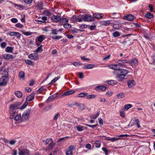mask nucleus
<instances>
[{"instance_id": "1", "label": "nucleus", "mask_w": 155, "mask_h": 155, "mask_svg": "<svg viewBox=\"0 0 155 155\" xmlns=\"http://www.w3.org/2000/svg\"><path fill=\"white\" fill-rule=\"evenodd\" d=\"M121 66L119 64H111L109 66L110 69L114 70V74L116 75L117 80L119 81H123L125 77L129 73L127 70L120 68Z\"/></svg>"}, {"instance_id": "2", "label": "nucleus", "mask_w": 155, "mask_h": 155, "mask_svg": "<svg viewBox=\"0 0 155 155\" xmlns=\"http://www.w3.org/2000/svg\"><path fill=\"white\" fill-rule=\"evenodd\" d=\"M31 110L30 109H28L25 111L21 117L22 120L23 121L26 120L28 118Z\"/></svg>"}, {"instance_id": "3", "label": "nucleus", "mask_w": 155, "mask_h": 155, "mask_svg": "<svg viewBox=\"0 0 155 155\" xmlns=\"http://www.w3.org/2000/svg\"><path fill=\"white\" fill-rule=\"evenodd\" d=\"M117 62L120 64L122 68H127L125 64H129V60L126 59L119 60Z\"/></svg>"}, {"instance_id": "4", "label": "nucleus", "mask_w": 155, "mask_h": 155, "mask_svg": "<svg viewBox=\"0 0 155 155\" xmlns=\"http://www.w3.org/2000/svg\"><path fill=\"white\" fill-rule=\"evenodd\" d=\"M70 21L71 22L75 23L77 21L81 22L82 21V19L80 18L78 16L75 15H74L72 17L70 18Z\"/></svg>"}, {"instance_id": "5", "label": "nucleus", "mask_w": 155, "mask_h": 155, "mask_svg": "<svg viewBox=\"0 0 155 155\" xmlns=\"http://www.w3.org/2000/svg\"><path fill=\"white\" fill-rule=\"evenodd\" d=\"M82 20H83L84 21H93L94 18L91 15L86 14L82 17Z\"/></svg>"}, {"instance_id": "6", "label": "nucleus", "mask_w": 155, "mask_h": 155, "mask_svg": "<svg viewBox=\"0 0 155 155\" xmlns=\"http://www.w3.org/2000/svg\"><path fill=\"white\" fill-rule=\"evenodd\" d=\"M7 76L5 75L0 79V86H5L7 85V81L6 78H7Z\"/></svg>"}, {"instance_id": "7", "label": "nucleus", "mask_w": 155, "mask_h": 155, "mask_svg": "<svg viewBox=\"0 0 155 155\" xmlns=\"http://www.w3.org/2000/svg\"><path fill=\"white\" fill-rule=\"evenodd\" d=\"M28 57L31 60H36L38 59V54L37 53L31 54L28 56Z\"/></svg>"}, {"instance_id": "8", "label": "nucleus", "mask_w": 155, "mask_h": 155, "mask_svg": "<svg viewBox=\"0 0 155 155\" xmlns=\"http://www.w3.org/2000/svg\"><path fill=\"white\" fill-rule=\"evenodd\" d=\"M51 19L54 22L57 23L60 21L61 19V18L58 15H53L51 18Z\"/></svg>"}, {"instance_id": "9", "label": "nucleus", "mask_w": 155, "mask_h": 155, "mask_svg": "<svg viewBox=\"0 0 155 155\" xmlns=\"http://www.w3.org/2000/svg\"><path fill=\"white\" fill-rule=\"evenodd\" d=\"M128 87L129 88H131L132 87L135 85V82L134 80H130L127 81Z\"/></svg>"}, {"instance_id": "10", "label": "nucleus", "mask_w": 155, "mask_h": 155, "mask_svg": "<svg viewBox=\"0 0 155 155\" xmlns=\"http://www.w3.org/2000/svg\"><path fill=\"white\" fill-rule=\"evenodd\" d=\"M138 60L136 58H134L131 60H129V64L132 66H136L138 64Z\"/></svg>"}, {"instance_id": "11", "label": "nucleus", "mask_w": 155, "mask_h": 155, "mask_svg": "<svg viewBox=\"0 0 155 155\" xmlns=\"http://www.w3.org/2000/svg\"><path fill=\"white\" fill-rule=\"evenodd\" d=\"M106 89V87L104 86H98L95 88V90L98 91H105Z\"/></svg>"}, {"instance_id": "12", "label": "nucleus", "mask_w": 155, "mask_h": 155, "mask_svg": "<svg viewBox=\"0 0 155 155\" xmlns=\"http://www.w3.org/2000/svg\"><path fill=\"white\" fill-rule=\"evenodd\" d=\"M124 19L131 21L133 20L134 17L132 15L129 14L124 16Z\"/></svg>"}, {"instance_id": "13", "label": "nucleus", "mask_w": 155, "mask_h": 155, "mask_svg": "<svg viewBox=\"0 0 155 155\" xmlns=\"http://www.w3.org/2000/svg\"><path fill=\"white\" fill-rule=\"evenodd\" d=\"M3 58L6 60H9L10 59H12L13 56L10 54H3L2 56Z\"/></svg>"}, {"instance_id": "14", "label": "nucleus", "mask_w": 155, "mask_h": 155, "mask_svg": "<svg viewBox=\"0 0 155 155\" xmlns=\"http://www.w3.org/2000/svg\"><path fill=\"white\" fill-rule=\"evenodd\" d=\"M35 94V93H32L26 98V101H30L33 100L34 98Z\"/></svg>"}, {"instance_id": "15", "label": "nucleus", "mask_w": 155, "mask_h": 155, "mask_svg": "<svg viewBox=\"0 0 155 155\" xmlns=\"http://www.w3.org/2000/svg\"><path fill=\"white\" fill-rule=\"evenodd\" d=\"M94 67V65L93 64H88L86 65H85L83 67L84 69H91Z\"/></svg>"}, {"instance_id": "16", "label": "nucleus", "mask_w": 155, "mask_h": 155, "mask_svg": "<svg viewBox=\"0 0 155 155\" xmlns=\"http://www.w3.org/2000/svg\"><path fill=\"white\" fill-rule=\"evenodd\" d=\"M104 15L103 14L95 13L93 15V17L96 18H101L103 17Z\"/></svg>"}, {"instance_id": "17", "label": "nucleus", "mask_w": 155, "mask_h": 155, "mask_svg": "<svg viewBox=\"0 0 155 155\" xmlns=\"http://www.w3.org/2000/svg\"><path fill=\"white\" fill-rule=\"evenodd\" d=\"M104 137L106 138H107L105 139V140H107L111 141L112 142H113L115 141L118 140L120 139V138H116L115 137H109L106 136H104Z\"/></svg>"}, {"instance_id": "18", "label": "nucleus", "mask_w": 155, "mask_h": 155, "mask_svg": "<svg viewBox=\"0 0 155 155\" xmlns=\"http://www.w3.org/2000/svg\"><path fill=\"white\" fill-rule=\"evenodd\" d=\"M75 92V91L74 90H70L69 91H67L64 92L62 95L63 96H66L69 95Z\"/></svg>"}, {"instance_id": "19", "label": "nucleus", "mask_w": 155, "mask_h": 155, "mask_svg": "<svg viewBox=\"0 0 155 155\" xmlns=\"http://www.w3.org/2000/svg\"><path fill=\"white\" fill-rule=\"evenodd\" d=\"M68 19L66 18H61V19L60 20V23L62 25L67 23L68 21Z\"/></svg>"}, {"instance_id": "20", "label": "nucleus", "mask_w": 155, "mask_h": 155, "mask_svg": "<svg viewBox=\"0 0 155 155\" xmlns=\"http://www.w3.org/2000/svg\"><path fill=\"white\" fill-rule=\"evenodd\" d=\"M15 94L18 98H21L22 96V93L20 91H15Z\"/></svg>"}, {"instance_id": "21", "label": "nucleus", "mask_w": 155, "mask_h": 155, "mask_svg": "<svg viewBox=\"0 0 155 155\" xmlns=\"http://www.w3.org/2000/svg\"><path fill=\"white\" fill-rule=\"evenodd\" d=\"M55 97L56 96L54 94L50 96L47 99L46 101L47 102H51L53 101Z\"/></svg>"}, {"instance_id": "22", "label": "nucleus", "mask_w": 155, "mask_h": 155, "mask_svg": "<svg viewBox=\"0 0 155 155\" xmlns=\"http://www.w3.org/2000/svg\"><path fill=\"white\" fill-rule=\"evenodd\" d=\"M13 50V48L12 47L8 46L5 49L6 52L8 53H12Z\"/></svg>"}, {"instance_id": "23", "label": "nucleus", "mask_w": 155, "mask_h": 155, "mask_svg": "<svg viewBox=\"0 0 155 155\" xmlns=\"http://www.w3.org/2000/svg\"><path fill=\"white\" fill-rule=\"evenodd\" d=\"M37 38L38 41L41 42L45 39V36L44 35H41L38 37Z\"/></svg>"}, {"instance_id": "24", "label": "nucleus", "mask_w": 155, "mask_h": 155, "mask_svg": "<svg viewBox=\"0 0 155 155\" xmlns=\"http://www.w3.org/2000/svg\"><path fill=\"white\" fill-rule=\"evenodd\" d=\"M107 83L109 84L113 85L117 84V82L115 80H111L108 81Z\"/></svg>"}, {"instance_id": "25", "label": "nucleus", "mask_w": 155, "mask_h": 155, "mask_svg": "<svg viewBox=\"0 0 155 155\" xmlns=\"http://www.w3.org/2000/svg\"><path fill=\"white\" fill-rule=\"evenodd\" d=\"M122 26L121 24H115L113 25V27L115 29H119Z\"/></svg>"}, {"instance_id": "26", "label": "nucleus", "mask_w": 155, "mask_h": 155, "mask_svg": "<svg viewBox=\"0 0 155 155\" xmlns=\"http://www.w3.org/2000/svg\"><path fill=\"white\" fill-rule=\"evenodd\" d=\"M15 120L16 121H18L19 120L23 121L22 120L21 117V114H19L16 116L15 118Z\"/></svg>"}, {"instance_id": "27", "label": "nucleus", "mask_w": 155, "mask_h": 155, "mask_svg": "<svg viewBox=\"0 0 155 155\" xmlns=\"http://www.w3.org/2000/svg\"><path fill=\"white\" fill-rule=\"evenodd\" d=\"M76 104L78 107V108L81 110H83L85 109V106L84 105L82 104Z\"/></svg>"}, {"instance_id": "28", "label": "nucleus", "mask_w": 155, "mask_h": 155, "mask_svg": "<svg viewBox=\"0 0 155 155\" xmlns=\"http://www.w3.org/2000/svg\"><path fill=\"white\" fill-rule=\"evenodd\" d=\"M95 147L97 148L99 147L101 145V142L100 141L97 140L95 142Z\"/></svg>"}, {"instance_id": "29", "label": "nucleus", "mask_w": 155, "mask_h": 155, "mask_svg": "<svg viewBox=\"0 0 155 155\" xmlns=\"http://www.w3.org/2000/svg\"><path fill=\"white\" fill-rule=\"evenodd\" d=\"M125 96V94L124 93H120L116 95V97H117L118 99L124 98Z\"/></svg>"}, {"instance_id": "30", "label": "nucleus", "mask_w": 155, "mask_h": 155, "mask_svg": "<svg viewBox=\"0 0 155 155\" xmlns=\"http://www.w3.org/2000/svg\"><path fill=\"white\" fill-rule=\"evenodd\" d=\"M145 16L146 18H151L153 17V14L150 13H147L145 15Z\"/></svg>"}, {"instance_id": "31", "label": "nucleus", "mask_w": 155, "mask_h": 155, "mask_svg": "<svg viewBox=\"0 0 155 155\" xmlns=\"http://www.w3.org/2000/svg\"><path fill=\"white\" fill-rule=\"evenodd\" d=\"M60 78V76H58L56 78H54L52 81H51L50 83L48 84L51 85V84H52L53 83H54L56 81H57Z\"/></svg>"}, {"instance_id": "32", "label": "nucleus", "mask_w": 155, "mask_h": 155, "mask_svg": "<svg viewBox=\"0 0 155 155\" xmlns=\"http://www.w3.org/2000/svg\"><path fill=\"white\" fill-rule=\"evenodd\" d=\"M21 32L23 34L25 35L26 36H28V35H31L33 33L30 32H25L24 31H21Z\"/></svg>"}, {"instance_id": "33", "label": "nucleus", "mask_w": 155, "mask_h": 155, "mask_svg": "<svg viewBox=\"0 0 155 155\" xmlns=\"http://www.w3.org/2000/svg\"><path fill=\"white\" fill-rule=\"evenodd\" d=\"M87 93H81L78 95V97H83L85 96H87Z\"/></svg>"}, {"instance_id": "34", "label": "nucleus", "mask_w": 155, "mask_h": 155, "mask_svg": "<svg viewBox=\"0 0 155 155\" xmlns=\"http://www.w3.org/2000/svg\"><path fill=\"white\" fill-rule=\"evenodd\" d=\"M110 21L109 20L103 21L101 22V24L103 25H107L110 24Z\"/></svg>"}, {"instance_id": "35", "label": "nucleus", "mask_w": 155, "mask_h": 155, "mask_svg": "<svg viewBox=\"0 0 155 155\" xmlns=\"http://www.w3.org/2000/svg\"><path fill=\"white\" fill-rule=\"evenodd\" d=\"M99 111L96 114L94 115H93L92 116H91L90 117L92 119H96L97 117L98 116L99 114Z\"/></svg>"}, {"instance_id": "36", "label": "nucleus", "mask_w": 155, "mask_h": 155, "mask_svg": "<svg viewBox=\"0 0 155 155\" xmlns=\"http://www.w3.org/2000/svg\"><path fill=\"white\" fill-rule=\"evenodd\" d=\"M132 107V105L131 104H126L124 106V109H125L126 110H128L131 108Z\"/></svg>"}, {"instance_id": "37", "label": "nucleus", "mask_w": 155, "mask_h": 155, "mask_svg": "<svg viewBox=\"0 0 155 155\" xmlns=\"http://www.w3.org/2000/svg\"><path fill=\"white\" fill-rule=\"evenodd\" d=\"M18 76L19 78H21L22 79L24 78V77L25 76L24 72L23 71L20 72L19 73Z\"/></svg>"}, {"instance_id": "38", "label": "nucleus", "mask_w": 155, "mask_h": 155, "mask_svg": "<svg viewBox=\"0 0 155 155\" xmlns=\"http://www.w3.org/2000/svg\"><path fill=\"white\" fill-rule=\"evenodd\" d=\"M42 45H41L40 47H38L36 50L35 52H40L43 51L42 49Z\"/></svg>"}, {"instance_id": "39", "label": "nucleus", "mask_w": 155, "mask_h": 155, "mask_svg": "<svg viewBox=\"0 0 155 155\" xmlns=\"http://www.w3.org/2000/svg\"><path fill=\"white\" fill-rule=\"evenodd\" d=\"M83 127L81 125H78L76 127L77 130L79 131H81L83 130Z\"/></svg>"}, {"instance_id": "40", "label": "nucleus", "mask_w": 155, "mask_h": 155, "mask_svg": "<svg viewBox=\"0 0 155 155\" xmlns=\"http://www.w3.org/2000/svg\"><path fill=\"white\" fill-rule=\"evenodd\" d=\"M37 6V7L40 9L42 8L43 7V5L41 2L38 3Z\"/></svg>"}, {"instance_id": "41", "label": "nucleus", "mask_w": 155, "mask_h": 155, "mask_svg": "<svg viewBox=\"0 0 155 155\" xmlns=\"http://www.w3.org/2000/svg\"><path fill=\"white\" fill-rule=\"evenodd\" d=\"M96 97V96L94 94L89 95L87 96V99H90L94 98Z\"/></svg>"}, {"instance_id": "42", "label": "nucleus", "mask_w": 155, "mask_h": 155, "mask_svg": "<svg viewBox=\"0 0 155 155\" xmlns=\"http://www.w3.org/2000/svg\"><path fill=\"white\" fill-rule=\"evenodd\" d=\"M42 20H38V21L44 22L45 21L47 20V17L46 16H43L41 17Z\"/></svg>"}, {"instance_id": "43", "label": "nucleus", "mask_w": 155, "mask_h": 155, "mask_svg": "<svg viewBox=\"0 0 155 155\" xmlns=\"http://www.w3.org/2000/svg\"><path fill=\"white\" fill-rule=\"evenodd\" d=\"M25 62L28 64L32 65L33 64V62L30 60H25Z\"/></svg>"}, {"instance_id": "44", "label": "nucleus", "mask_w": 155, "mask_h": 155, "mask_svg": "<svg viewBox=\"0 0 155 155\" xmlns=\"http://www.w3.org/2000/svg\"><path fill=\"white\" fill-rule=\"evenodd\" d=\"M113 36L114 37H116L120 35V33L118 31H115L113 34Z\"/></svg>"}, {"instance_id": "45", "label": "nucleus", "mask_w": 155, "mask_h": 155, "mask_svg": "<svg viewBox=\"0 0 155 155\" xmlns=\"http://www.w3.org/2000/svg\"><path fill=\"white\" fill-rule=\"evenodd\" d=\"M10 110H12L13 111H16L15 109H16V108L15 107V106L14 104H12L10 105L9 107Z\"/></svg>"}, {"instance_id": "46", "label": "nucleus", "mask_w": 155, "mask_h": 155, "mask_svg": "<svg viewBox=\"0 0 155 155\" xmlns=\"http://www.w3.org/2000/svg\"><path fill=\"white\" fill-rule=\"evenodd\" d=\"M55 145V143H54L53 141L50 143L48 146V148L49 149H51L53 146Z\"/></svg>"}, {"instance_id": "47", "label": "nucleus", "mask_w": 155, "mask_h": 155, "mask_svg": "<svg viewBox=\"0 0 155 155\" xmlns=\"http://www.w3.org/2000/svg\"><path fill=\"white\" fill-rule=\"evenodd\" d=\"M62 38L61 36H53L52 37V38L53 39L58 40Z\"/></svg>"}, {"instance_id": "48", "label": "nucleus", "mask_w": 155, "mask_h": 155, "mask_svg": "<svg viewBox=\"0 0 155 155\" xmlns=\"http://www.w3.org/2000/svg\"><path fill=\"white\" fill-rule=\"evenodd\" d=\"M13 5L15 7H17L21 9H24V6L21 5L17 4H14Z\"/></svg>"}, {"instance_id": "49", "label": "nucleus", "mask_w": 155, "mask_h": 155, "mask_svg": "<svg viewBox=\"0 0 155 155\" xmlns=\"http://www.w3.org/2000/svg\"><path fill=\"white\" fill-rule=\"evenodd\" d=\"M6 43L5 42H3L0 45V46L1 48H5L6 46Z\"/></svg>"}, {"instance_id": "50", "label": "nucleus", "mask_w": 155, "mask_h": 155, "mask_svg": "<svg viewBox=\"0 0 155 155\" xmlns=\"http://www.w3.org/2000/svg\"><path fill=\"white\" fill-rule=\"evenodd\" d=\"M28 104V103L27 102H25L24 104L21 106V107L20 108L21 110H22L25 108L26 107Z\"/></svg>"}, {"instance_id": "51", "label": "nucleus", "mask_w": 155, "mask_h": 155, "mask_svg": "<svg viewBox=\"0 0 155 155\" xmlns=\"http://www.w3.org/2000/svg\"><path fill=\"white\" fill-rule=\"evenodd\" d=\"M15 26L18 28H22L23 27V25L22 24L19 23L16 24L15 25Z\"/></svg>"}, {"instance_id": "52", "label": "nucleus", "mask_w": 155, "mask_h": 155, "mask_svg": "<svg viewBox=\"0 0 155 155\" xmlns=\"http://www.w3.org/2000/svg\"><path fill=\"white\" fill-rule=\"evenodd\" d=\"M64 27L66 28H68L71 27V25L70 24L65 23L64 25Z\"/></svg>"}, {"instance_id": "53", "label": "nucleus", "mask_w": 155, "mask_h": 155, "mask_svg": "<svg viewBox=\"0 0 155 155\" xmlns=\"http://www.w3.org/2000/svg\"><path fill=\"white\" fill-rule=\"evenodd\" d=\"M68 137H63L62 138H60L58 139V141L57 142L58 143L61 141H64L65 140V139L66 138H68Z\"/></svg>"}, {"instance_id": "54", "label": "nucleus", "mask_w": 155, "mask_h": 155, "mask_svg": "<svg viewBox=\"0 0 155 155\" xmlns=\"http://www.w3.org/2000/svg\"><path fill=\"white\" fill-rule=\"evenodd\" d=\"M14 106H15V107L16 108V109H18L19 108L18 107L20 106V104L19 102H16L15 103L13 104Z\"/></svg>"}, {"instance_id": "55", "label": "nucleus", "mask_w": 155, "mask_h": 155, "mask_svg": "<svg viewBox=\"0 0 155 155\" xmlns=\"http://www.w3.org/2000/svg\"><path fill=\"white\" fill-rule=\"evenodd\" d=\"M11 22L13 23H16L18 22V20L16 18H13L11 19Z\"/></svg>"}, {"instance_id": "56", "label": "nucleus", "mask_w": 155, "mask_h": 155, "mask_svg": "<svg viewBox=\"0 0 155 155\" xmlns=\"http://www.w3.org/2000/svg\"><path fill=\"white\" fill-rule=\"evenodd\" d=\"M24 2L27 4H30L32 2V0H23Z\"/></svg>"}, {"instance_id": "57", "label": "nucleus", "mask_w": 155, "mask_h": 155, "mask_svg": "<svg viewBox=\"0 0 155 155\" xmlns=\"http://www.w3.org/2000/svg\"><path fill=\"white\" fill-rule=\"evenodd\" d=\"M58 31H57L56 29H53L51 30V33L53 35H57Z\"/></svg>"}, {"instance_id": "58", "label": "nucleus", "mask_w": 155, "mask_h": 155, "mask_svg": "<svg viewBox=\"0 0 155 155\" xmlns=\"http://www.w3.org/2000/svg\"><path fill=\"white\" fill-rule=\"evenodd\" d=\"M60 114L58 113L57 114H56L54 117V120H57L58 118L60 117Z\"/></svg>"}, {"instance_id": "59", "label": "nucleus", "mask_w": 155, "mask_h": 155, "mask_svg": "<svg viewBox=\"0 0 155 155\" xmlns=\"http://www.w3.org/2000/svg\"><path fill=\"white\" fill-rule=\"evenodd\" d=\"M102 149L104 152L105 153L106 155H107L108 154V151L107 149V148H106L103 147L102 148Z\"/></svg>"}, {"instance_id": "60", "label": "nucleus", "mask_w": 155, "mask_h": 155, "mask_svg": "<svg viewBox=\"0 0 155 155\" xmlns=\"http://www.w3.org/2000/svg\"><path fill=\"white\" fill-rule=\"evenodd\" d=\"M80 62L78 63L77 62H74L73 64V65L75 67H78L79 66L80 64H80Z\"/></svg>"}, {"instance_id": "61", "label": "nucleus", "mask_w": 155, "mask_h": 155, "mask_svg": "<svg viewBox=\"0 0 155 155\" xmlns=\"http://www.w3.org/2000/svg\"><path fill=\"white\" fill-rule=\"evenodd\" d=\"M84 73L83 72H80L78 73V75L80 78L82 79L84 78L83 76Z\"/></svg>"}, {"instance_id": "62", "label": "nucleus", "mask_w": 155, "mask_h": 155, "mask_svg": "<svg viewBox=\"0 0 155 155\" xmlns=\"http://www.w3.org/2000/svg\"><path fill=\"white\" fill-rule=\"evenodd\" d=\"M25 91H27V92H30L31 91V89L30 87H27L25 88Z\"/></svg>"}, {"instance_id": "63", "label": "nucleus", "mask_w": 155, "mask_h": 155, "mask_svg": "<svg viewBox=\"0 0 155 155\" xmlns=\"http://www.w3.org/2000/svg\"><path fill=\"white\" fill-rule=\"evenodd\" d=\"M72 152L71 150H68L66 152V155H72Z\"/></svg>"}, {"instance_id": "64", "label": "nucleus", "mask_w": 155, "mask_h": 155, "mask_svg": "<svg viewBox=\"0 0 155 155\" xmlns=\"http://www.w3.org/2000/svg\"><path fill=\"white\" fill-rule=\"evenodd\" d=\"M25 155H29V151L28 150H26L24 151Z\"/></svg>"}]
</instances>
